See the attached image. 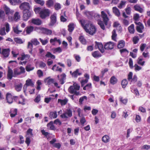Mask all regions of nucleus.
<instances>
[{
    "label": "nucleus",
    "mask_w": 150,
    "mask_h": 150,
    "mask_svg": "<svg viewBox=\"0 0 150 150\" xmlns=\"http://www.w3.org/2000/svg\"><path fill=\"white\" fill-rule=\"evenodd\" d=\"M57 115L56 111L51 112L50 113L49 117L51 118H55L57 117Z\"/></svg>",
    "instance_id": "c756f323"
},
{
    "label": "nucleus",
    "mask_w": 150,
    "mask_h": 150,
    "mask_svg": "<svg viewBox=\"0 0 150 150\" xmlns=\"http://www.w3.org/2000/svg\"><path fill=\"white\" fill-rule=\"evenodd\" d=\"M125 45V41L123 40H121L119 41L118 45L117 47L120 49L124 47Z\"/></svg>",
    "instance_id": "f704fd0d"
},
{
    "label": "nucleus",
    "mask_w": 150,
    "mask_h": 150,
    "mask_svg": "<svg viewBox=\"0 0 150 150\" xmlns=\"http://www.w3.org/2000/svg\"><path fill=\"white\" fill-rule=\"evenodd\" d=\"M79 69H76L75 71L73 72L72 77L76 78L78 76H80L82 74L81 72H79Z\"/></svg>",
    "instance_id": "4be33fe9"
},
{
    "label": "nucleus",
    "mask_w": 150,
    "mask_h": 150,
    "mask_svg": "<svg viewBox=\"0 0 150 150\" xmlns=\"http://www.w3.org/2000/svg\"><path fill=\"white\" fill-rule=\"evenodd\" d=\"M50 12L49 9H42L40 13V17L42 19H44L46 17L49 16Z\"/></svg>",
    "instance_id": "1a4fd4ad"
},
{
    "label": "nucleus",
    "mask_w": 150,
    "mask_h": 150,
    "mask_svg": "<svg viewBox=\"0 0 150 150\" xmlns=\"http://www.w3.org/2000/svg\"><path fill=\"white\" fill-rule=\"evenodd\" d=\"M46 80H47V83L48 85H50L51 83H54V80L53 79H47Z\"/></svg>",
    "instance_id": "052dcab7"
},
{
    "label": "nucleus",
    "mask_w": 150,
    "mask_h": 150,
    "mask_svg": "<svg viewBox=\"0 0 150 150\" xmlns=\"http://www.w3.org/2000/svg\"><path fill=\"white\" fill-rule=\"evenodd\" d=\"M85 13L88 18H90L92 16V13L91 12L86 11L85 12Z\"/></svg>",
    "instance_id": "13d9d810"
},
{
    "label": "nucleus",
    "mask_w": 150,
    "mask_h": 150,
    "mask_svg": "<svg viewBox=\"0 0 150 150\" xmlns=\"http://www.w3.org/2000/svg\"><path fill=\"white\" fill-rule=\"evenodd\" d=\"M134 8L135 11H137L140 13H142L143 11V9L138 4L134 5Z\"/></svg>",
    "instance_id": "c85d7f7f"
},
{
    "label": "nucleus",
    "mask_w": 150,
    "mask_h": 150,
    "mask_svg": "<svg viewBox=\"0 0 150 150\" xmlns=\"http://www.w3.org/2000/svg\"><path fill=\"white\" fill-rule=\"evenodd\" d=\"M128 84V82L127 80L126 79H124L121 82V85L122 86V87L123 88H125L126 86Z\"/></svg>",
    "instance_id": "49530a36"
},
{
    "label": "nucleus",
    "mask_w": 150,
    "mask_h": 150,
    "mask_svg": "<svg viewBox=\"0 0 150 150\" xmlns=\"http://www.w3.org/2000/svg\"><path fill=\"white\" fill-rule=\"evenodd\" d=\"M31 10L23 11V19L24 21H27L33 15V12Z\"/></svg>",
    "instance_id": "39448f33"
},
{
    "label": "nucleus",
    "mask_w": 150,
    "mask_h": 150,
    "mask_svg": "<svg viewBox=\"0 0 150 150\" xmlns=\"http://www.w3.org/2000/svg\"><path fill=\"white\" fill-rule=\"evenodd\" d=\"M11 4L13 5H16L19 3L20 0H9Z\"/></svg>",
    "instance_id": "4c0bfd02"
},
{
    "label": "nucleus",
    "mask_w": 150,
    "mask_h": 150,
    "mask_svg": "<svg viewBox=\"0 0 150 150\" xmlns=\"http://www.w3.org/2000/svg\"><path fill=\"white\" fill-rule=\"evenodd\" d=\"M92 55L93 57L95 58H98L101 56L100 53L98 51H97L93 52L92 53Z\"/></svg>",
    "instance_id": "72a5a7b5"
},
{
    "label": "nucleus",
    "mask_w": 150,
    "mask_h": 150,
    "mask_svg": "<svg viewBox=\"0 0 150 150\" xmlns=\"http://www.w3.org/2000/svg\"><path fill=\"white\" fill-rule=\"evenodd\" d=\"M17 109H14L13 111L11 110L10 116L11 117H14L17 114Z\"/></svg>",
    "instance_id": "58836bf2"
},
{
    "label": "nucleus",
    "mask_w": 150,
    "mask_h": 150,
    "mask_svg": "<svg viewBox=\"0 0 150 150\" xmlns=\"http://www.w3.org/2000/svg\"><path fill=\"white\" fill-rule=\"evenodd\" d=\"M88 80L86 79H82L81 81V86L83 87L84 85L88 82Z\"/></svg>",
    "instance_id": "e2e57ef3"
},
{
    "label": "nucleus",
    "mask_w": 150,
    "mask_h": 150,
    "mask_svg": "<svg viewBox=\"0 0 150 150\" xmlns=\"http://www.w3.org/2000/svg\"><path fill=\"white\" fill-rule=\"evenodd\" d=\"M79 39L82 44L83 45L86 44V40L83 36H80L79 38Z\"/></svg>",
    "instance_id": "e433bc0d"
},
{
    "label": "nucleus",
    "mask_w": 150,
    "mask_h": 150,
    "mask_svg": "<svg viewBox=\"0 0 150 150\" xmlns=\"http://www.w3.org/2000/svg\"><path fill=\"white\" fill-rule=\"evenodd\" d=\"M13 29L14 32L16 34H18L22 32V30H18V26H16L15 27H13Z\"/></svg>",
    "instance_id": "3c124183"
},
{
    "label": "nucleus",
    "mask_w": 150,
    "mask_h": 150,
    "mask_svg": "<svg viewBox=\"0 0 150 150\" xmlns=\"http://www.w3.org/2000/svg\"><path fill=\"white\" fill-rule=\"evenodd\" d=\"M41 132L42 133V134L44 135L46 138L48 137L47 139H48V138L49 137V134H50L48 132H46L45 130L44 129L41 130Z\"/></svg>",
    "instance_id": "a18cd8bd"
},
{
    "label": "nucleus",
    "mask_w": 150,
    "mask_h": 150,
    "mask_svg": "<svg viewBox=\"0 0 150 150\" xmlns=\"http://www.w3.org/2000/svg\"><path fill=\"white\" fill-rule=\"evenodd\" d=\"M68 30L69 32L71 33L74 29V24L73 23H70L68 26Z\"/></svg>",
    "instance_id": "7c9ffc66"
},
{
    "label": "nucleus",
    "mask_w": 150,
    "mask_h": 150,
    "mask_svg": "<svg viewBox=\"0 0 150 150\" xmlns=\"http://www.w3.org/2000/svg\"><path fill=\"white\" fill-rule=\"evenodd\" d=\"M62 51V50L61 48L60 47H59L54 49V50L53 52L54 53H55L56 52L60 53Z\"/></svg>",
    "instance_id": "4d7b16f0"
},
{
    "label": "nucleus",
    "mask_w": 150,
    "mask_h": 150,
    "mask_svg": "<svg viewBox=\"0 0 150 150\" xmlns=\"http://www.w3.org/2000/svg\"><path fill=\"white\" fill-rule=\"evenodd\" d=\"M80 88V86L78 84H76L74 86H70L68 88V91L71 94H74L76 95L79 94V92L77 91V90H79Z\"/></svg>",
    "instance_id": "7ed1b4c3"
},
{
    "label": "nucleus",
    "mask_w": 150,
    "mask_h": 150,
    "mask_svg": "<svg viewBox=\"0 0 150 150\" xmlns=\"http://www.w3.org/2000/svg\"><path fill=\"white\" fill-rule=\"evenodd\" d=\"M22 86V84L21 83L15 86V89L17 91H21Z\"/></svg>",
    "instance_id": "c03bdc74"
},
{
    "label": "nucleus",
    "mask_w": 150,
    "mask_h": 150,
    "mask_svg": "<svg viewBox=\"0 0 150 150\" xmlns=\"http://www.w3.org/2000/svg\"><path fill=\"white\" fill-rule=\"evenodd\" d=\"M39 29L44 34L46 35H51L52 33V31L50 30L45 28H40Z\"/></svg>",
    "instance_id": "ddd939ff"
},
{
    "label": "nucleus",
    "mask_w": 150,
    "mask_h": 150,
    "mask_svg": "<svg viewBox=\"0 0 150 150\" xmlns=\"http://www.w3.org/2000/svg\"><path fill=\"white\" fill-rule=\"evenodd\" d=\"M4 9L5 11L6 14L8 15H13L14 12V10L10 9L6 5H5Z\"/></svg>",
    "instance_id": "2eb2a0df"
},
{
    "label": "nucleus",
    "mask_w": 150,
    "mask_h": 150,
    "mask_svg": "<svg viewBox=\"0 0 150 150\" xmlns=\"http://www.w3.org/2000/svg\"><path fill=\"white\" fill-rule=\"evenodd\" d=\"M54 7L56 10L58 11L61 8V6L59 3H56L54 5Z\"/></svg>",
    "instance_id": "de8ad7c7"
},
{
    "label": "nucleus",
    "mask_w": 150,
    "mask_h": 150,
    "mask_svg": "<svg viewBox=\"0 0 150 150\" xmlns=\"http://www.w3.org/2000/svg\"><path fill=\"white\" fill-rule=\"evenodd\" d=\"M57 14L56 13L51 15L50 18V22L49 24L50 26H52L56 23L57 21Z\"/></svg>",
    "instance_id": "f8f14e48"
},
{
    "label": "nucleus",
    "mask_w": 150,
    "mask_h": 150,
    "mask_svg": "<svg viewBox=\"0 0 150 150\" xmlns=\"http://www.w3.org/2000/svg\"><path fill=\"white\" fill-rule=\"evenodd\" d=\"M135 70L136 71H138L142 69V67L139 66L137 64H135L134 65Z\"/></svg>",
    "instance_id": "774afa93"
},
{
    "label": "nucleus",
    "mask_w": 150,
    "mask_h": 150,
    "mask_svg": "<svg viewBox=\"0 0 150 150\" xmlns=\"http://www.w3.org/2000/svg\"><path fill=\"white\" fill-rule=\"evenodd\" d=\"M53 124L52 121H51L48 123L47 125L48 129L51 130H55V128Z\"/></svg>",
    "instance_id": "b1692460"
},
{
    "label": "nucleus",
    "mask_w": 150,
    "mask_h": 150,
    "mask_svg": "<svg viewBox=\"0 0 150 150\" xmlns=\"http://www.w3.org/2000/svg\"><path fill=\"white\" fill-rule=\"evenodd\" d=\"M91 87V84L89 83L83 87V89L84 90H87Z\"/></svg>",
    "instance_id": "5fc2aeb1"
},
{
    "label": "nucleus",
    "mask_w": 150,
    "mask_h": 150,
    "mask_svg": "<svg viewBox=\"0 0 150 150\" xmlns=\"http://www.w3.org/2000/svg\"><path fill=\"white\" fill-rule=\"evenodd\" d=\"M113 47L114 44L113 42H111L106 43L104 46L105 49L108 50L112 49Z\"/></svg>",
    "instance_id": "4468645a"
},
{
    "label": "nucleus",
    "mask_w": 150,
    "mask_h": 150,
    "mask_svg": "<svg viewBox=\"0 0 150 150\" xmlns=\"http://www.w3.org/2000/svg\"><path fill=\"white\" fill-rule=\"evenodd\" d=\"M101 16L103 21L100 20H98V24L102 29L104 30L105 28L104 23L105 25H108L109 19L107 14L103 11L101 12Z\"/></svg>",
    "instance_id": "f03ea898"
},
{
    "label": "nucleus",
    "mask_w": 150,
    "mask_h": 150,
    "mask_svg": "<svg viewBox=\"0 0 150 150\" xmlns=\"http://www.w3.org/2000/svg\"><path fill=\"white\" fill-rule=\"evenodd\" d=\"M34 86V82L32 81L31 79H28L26 81L25 83L23 86V89L24 93L26 92L28 86H30L31 87H33Z\"/></svg>",
    "instance_id": "0eeeda50"
},
{
    "label": "nucleus",
    "mask_w": 150,
    "mask_h": 150,
    "mask_svg": "<svg viewBox=\"0 0 150 150\" xmlns=\"http://www.w3.org/2000/svg\"><path fill=\"white\" fill-rule=\"evenodd\" d=\"M20 18V16L19 13L18 12H15L14 14L13 18L15 21H17L18 20H19Z\"/></svg>",
    "instance_id": "2f4dec72"
},
{
    "label": "nucleus",
    "mask_w": 150,
    "mask_h": 150,
    "mask_svg": "<svg viewBox=\"0 0 150 150\" xmlns=\"http://www.w3.org/2000/svg\"><path fill=\"white\" fill-rule=\"evenodd\" d=\"M68 100L67 98L64 99V100L58 99V102L60 103L61 105H65L68 102Z\"/></svg>",
    "instance_id": "cd10ccee"
},
{
    "label": "nucleus",
    "mask_w": 150,
    "mask_h": 150,
    "mask_svg": "<svg viewBox=\"0 0 150 150\" xmlns=\"http://www.w3.org/2000/svg\"><path fill=\"white\" fill-rule=\"evenodd\" d=\"M80 22L81 26L87 33L91 35H93L96 31V29L90 21L83 19L81 20Z\"/></svg>",
    "instance_id": "f257e3e1"
},
{
    "label": "nucleus",
    "mask_w": 150,
    "mask_h": 150,
    "mask_svg": "<svg viewBox=\"0 0 150 150\" xmlns=\"http://www.w3.org/2000/svg\"><path fill=\"white\" fill-rule=\"evenodd\" d=\"M72 115V111L70 109H68L66 111L60 115L62 118H67L71 117Z\"/></svg>",
    "instance_id": "9d476101"
},
{
    "label": "nucleus",
    "mask_w": 150,
    "mask_h": 150,
    "mask_svg": "<svg viewBox=\"0 0 150 150\" xmlns=\"http://www.w3.org/2000/svg\"><path fill=\"white\" fill-rule=\"evenodd\" d=\"M112 11L115 15L117 16L120 15V13L119 9L116 7H114L112 8Z\"/></svg>",
    "instance_id": "a878e982"
},
{
    "label": "nucleus",
    "mask_w": 150,
    "mask_h": 150,
    "mask_svg": "<svg viewBox=\"0 0 150 150\" xmlns=\"http://www.w3.org/2000/svg\"><path fill=\"white\" fill-rule=\"evenodd\" d=\"M54 2L53 0H48L46 1V5L48 8L53 6Z\"/></svg>",
    "instance_id": "5701e85b"
},
{
    "label": "nucleus",
    "mask_w": 150,
    "mask_h": 150,
    "mask_svg": "<svg viewBox=\"0 0 150 150\" xmlns=\"http://www.w3.org/2000/svg\"><path fill=\"white\" fill-rule=\"evenodd\" d=\"M61 78L59 79L60 83L61 84H63L64 83V81L66 79V74H62L60 76Z\"/></svg>",
    "instance_id": "393cba45"
},
{
    "label": "nucleus",
    "mask_w": 150,
    "mask_h": 150,
    "mask_svg": "<svg viewBox=\"0 0 150 150\" xmlns=\"http://www.w3.org/2000/svg\"><path fill=\"white\" fill-rule=\"evenodd\" d=\"M66 62L67 64V66L70 67L71 66V61L70 59H67Z\"/></svg>",
    "instance_id": "69168bd1"
},
{
    "label": "nucleus",
    "mask_w": 150,
    "mask_h": 150,
    "mask_svg": "<svg viewBox=\"0 0 150 150\" xmlns=\"http://www.w3.org/2000/svg\"><path fill=\"white\" fill-rule=\"evenodd\" d=\"M25 68L21 66L19 68L17 67L14 68L13 69L14 73L13 77H16L18 76L21 74L25 73Z\"/></svg>",
    "instance_id": "20e7f679"
},
{
    "label": "nucleus",
    "mask_w": 150,
    "mask_h": 150,
    "mask_svg": "<svg viewBox=\"0 0 150 150\" xmlns=\"http://www.w3.org/2000/svg\"><path fill=\"white\" fill-rule=\"evenodd\" d=\"M32 43L34 45H37L40 44V42L36 38L32 39L31 41Z\"/></svg>",
    "instance_id": "8fccbe9b"
},
{
    "label": "nucleus",
    "mask_w": 150,
    "mask_h": 150,
    "mask_svg": "<svg viewBox=\"0 0 150 150\" xmlns=\"http://www.w3.org/2000/svg\"><path fill=\"white\" fill-rule=\"evenodd\" d=\"M129 64L131 68L132 69L133 67V61L131 58L129 59Z\"/></svg>",
    "instance_id": "0e129e2a"
},
{
    "label": "nucleus",
    "mask_w": 150,
    "mask_h": 150,
    "mask_svg": "<svg viewBox=\"0 0 150 150\" xmlns=\"http://www.w3.org/2000/svg\"><path fill=\"white\" fill-rule=\"evenodd\" d=\"M18 100V104H21L22 105H24L25 104V103H24V101L23 98L22 97L21 98V99L19 98Z\"/></svg>",
    "instance_id": "680f3d73"
},
{
    "label": "nucleus",
    "mask_w": 150,
    "mask_h": 150,
    "mask_svg": "<svg viewBox=\"0 0 150 150\" xmlns=\"http://www.w3.org/2000/svg\"><path fill=\"white\" fill-rule=\"evenodd\" d=\"M142 60H143V59L142 58V57H139L138 58V61H137L138 63L139 64H140L142 66H143L144 65V63H145L144 61H143L142 62Z\"/></svg>",
    "instance_id": "603ef678"
},
{
    "label": "nucleus",
    "mask_w": 150,
    "mask_h": 150,
    "mask_svg": "<svg viewBox=\"0 0 150 150\" xmlns=\"http://www.w3.org/2000/svg\"><path fill=\"white\" fill-rule=\"evenodd\" d=\"M14 73L13 71L9 67H8V70L7 75V78L8 79L11 80L13 77Z\"/></svg>",
    "instance_id": "dca6fc26"
},
{
    "label": "nucleus",
    "mask_w": 150,
    "mask_h": 150,
    "mask_svg": "<svg viewBox=\"0 0 150 150\" xmlns=\"http://www.w3.org/2000/svg\"><path fill=\"white\" fill-rule=\"evenodd\" d=\"M9 50L8 49H4L2 50L1 52L3 57H8L9 54Z\"/></svg>",
    "instance_id": "a211bd4d"
},
{
    "label": "nucleus",
    "mask_w": 150,
    "mask_h": 150,
    "mask_svg": "<svg viewBox=\"0 0 150 150\" xmlns=\"http://www.w3.org/2000/svg\"><path fill=\"white\" fill-rule=\"evenodd\" d=\"M80 122L83 126H84V123L86 122V121L84 117H82L80 119Z\"/></svg>",
    "instance_id": "338daca9"
},
{
    "label": "nucleus",
    "mask_w": 150,
    "mask_h": 150,
    "mask_svg": "<svg viewBox=\"0 0 150 150\" xmlns=\"http://www.w3.org/2000/svg\"><path fill=\"white\" fill-rule=\"evenodd\" d=\"M6 99L9 104L12 103L13 102V96L10 93H7L6 95Z\"/></svg>",
    "instance_id": "6ab92c4d"
},
{
    "label": "nucleus",
    "mask_w": 150,
    "mask_h": 150,
    "mask_svg": "<svg viewBox=\"0 0 150 150\" xmlns=\"http://www.w3.org/2000/svg\"><path fill=\"white\" fill-rule=\"evenodd\" d=\"M31 22L33 24L37 25H40L42 23L41 21L38 18H33Z\"/></svg>",
    "instance_id": "aec40b11"
},
{
    "label": "nucleus",
    "mask_w": 150,
    "mask_h": 150,
    "mask_svg": "<svg viewBox=\"0 0 150 150\" xmlns=\"http://www.w3.org/2000/svg\"><path fill=\"white\" fill-rule=\"evenodd\" d=\"M40 42H41L42 44L43 45H45L48 42V39H46L45 40H43L41 38H40L39 39Z\"/></svg>",
    "instance_id": "09e8293b"
},
{
    "label": "nucleus",
    "mask_w": 150,
    "mask_h": 150,
    "mask_svg": "<svg viewBox=\"0 0 150 150\" xmlns=\"http://www.w3.org/2000/svg\"><path fill=\"white\" fill-rule=\"evenodd\" d=\"M117 81V79L115 76H112L110 79V83L112 84L116 83Z\"/></svg>",
    "instance_id": "ea45409f"
},
{
    "label": "nucleus",
    "mask_w": 150,
    "mask_h": 150,
    "mask_svg": "<svg viewBox=\"0 0 150 150\" xmlns=\"http://www.w3.org/2000/svg\"><path fill=\"white\" fill-rule=\"evenodd\" d=\"M34 1L36 4L43 6L45 4V1L43 0H34Z\"/></svg>",
    "instance_id": "37998d69"
},
{
    "label": "nucleus",
    "mask_w": 150,
    "mask_h": 150,
    "mask_svg": "<svg viewBox=\"0 0 150 150\" xmlns=\"http://www.w3.org/2000/svg\"><path fill=\"white\" fill-rule=\"evenodd\" d=\"M135 23L138 25L136 27L137 31L140 33H142V30L144 28V27L143 24L139 22L138 23L136 22Z\"/></svg>",
    "instance_id": "f3484780"
},
{
    "label": "nucleus",
    "mask_w": 150,
    "mask_h": 150,
    "mask_svg": "<svg viewBox=\"0 0 150 150\" xmlns=\"http://www.w3.org/2000/svg\"><path fill=\"white\" fill-rule=\"evenodd\" d=\"M102 140L104 143H107L110 141V137L108 135H105L102 137Z\"/></svg>",
    "instance_id": "473e14b6"
},
{
    "label": "nucleus",
    "mask_w": 150,
    "mask_h": 150,
    "mask_svg": "<svg viewBox=\"0 0 150 150\" xmlns=\"http://www.w3.org/2000/svg\"><path fill=\"white\" fill-rule=\"evenodd\" d=\"M27 34H30L34 30V27L31 26L27 27L25 29Z\"/></svg>",
    "instance_id": "412c9836"
},
{
    "label": "nucleus",
    "mask_w": 150,
    "mask_h": 150,
    "mask_svg": "<svg viewBox=\"0 0 150 150\" xmlns=\"http://www.w3.org/2000/svg\"><path fill=\"white\" fill-rule=\"evenodd\" d=\"M5 27H3L1 28L0 30V35H4L6 34L5 32L6 31L7 33H8L10 31V27L9 24L7 23H5Z\"/></svg>",
    "instance_id": "6e6552de"
},
{
    "label": "nucleus",
    "mask_w": 150,
    "mask_h": 150,
    "mask_svg": "<svg viewBox=\"0 0 150 150\" xmlns=\"http://www.w3.org/2000/svg\"><path fill=\"white\" fill-rule=\"evenodd\" d=\"M87 100V97L86 96L81 97L79 99V102L80 105H82L83 104L82 102L84 100Z\"/></svg>",
    "instance_id": "79ce46f5"
},
{
    "label": "nucleus",
    "mask_w": 150,
    "mask_h": 150,
    "mask_svg": "<svg viewBox=\"0 0 150 150\" xmlns=\"http://www.w3.org/2000/svg\"><path fill=\"white\" fill-rule=\"evenodd\" d=\"M34 67H31L30 65H28L25 67L26 70L27 71H30L34 69Z\"/></svg>",
    "instance_id": "864d4df0"
},
{
    "label": "nucleus",
    "mask_w": 150,
    "mask_h": 150,
    "mask_svg": "<svg viewBox=\"0 0 150 150\" xmlns=\"http://www.w3.org/2000/svg\"><path fill=\"white\" fill-rule=\"evenodd\" d=\"M45 57L48 58H50L52 59H54L55 58V56L53 55L51 53L49 52H47L46 54L45 55Z\"/></svg>",
    "instance_id": "c9c22d12"
},
{
    "label": "nucleus",
    "mask_w": 150,
    "mask_h": 150,
    "mask_svg": "<svg viewBox=\"0 0 150 150\" xmlns=\"http://www.w3.org/2000/svg\"><path fill=\"white\" fill-rule=\"evenodd\" d=\"M117 36V34L116 33L115 30H114L112 32V40H114L116 41L115 37Z\"/></svg>",
    "instance_id": "6e6d98bb"
},
{
    "label": "nucleus",
    "mask_w": 150,
    "mask_h": 150,
    "mask_svg": "<svg viewBox=\"0 0 150 150\" xmlns=\"http://www.w3.org/2000/svg\"><path fill=\"white\" fill-rule=\"evenodd\" d=\"M20 9L23 11L32 10L31 6L27 2H24L21 3L19 6Z\"/></svg>",
    "instance_id": "423d86ee"
},
{
    "label": "nucleus",
    "mask_w": 150,
    "mask_h": 150,
    "mask_svg": "<svg viewBox=\"0 0 150 150\" xmlns=\"http://www.w3.org/2000/svg\"><path fill=\"white\" fill-rule=\"evenodd\" d=\"M139 38L137 36H135L133 38V41L134 44H136L139 41Z\"/></svg>",
    "instance_id": "bf43d9fd"
},
{
    "label": "nucleus",
    "mask_w": 150,
    "mask_h": 150,
    "mask_svg": "<svg viewBox=\"0 0 150 150\" xmlns=\"http://www.w3.org/2000/svg\"><path fill=\"white\" fill-rule=\"evenodd\" d=\"M95 43V47L96 49H98L102 53L104 52L103 45L101 43L96 41Z\"/></svg>",
    "instance_id": "9b49d317"
},
{
    "label": "nucleus",
    "mask_w": 150,
    "mask_h": 150,
    "mask_svg": "<svg viewBox=\"0 0 150 150\" xmlns=\"http://www.w3.org/2000/svg\"><path fill=\"white\" fill-rule=\"evenodd\" d=\"M14 40L17 43L22 44L23 43L22 40L18 37L14 38Z\"/></svg>",
    "instance_id": "a19ab883"
},
{
    "label": "nucleus",
    "mask_w": 150,
    "mask_h": 150,
    "mask_svg": "<svg viewBox=\"0 0 150 150\" xmlns=\"http://www.w3.org/2000/svg\"><path fill=\"white\" fill-rule=\"evenodd\" d=\"M128 30L129 33L131 34H133L134 33V25L132 24L128 28Z\"/></svg>",
    "instance_id": "bb28decb"
}]
</instances>
